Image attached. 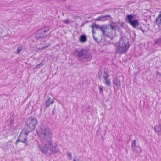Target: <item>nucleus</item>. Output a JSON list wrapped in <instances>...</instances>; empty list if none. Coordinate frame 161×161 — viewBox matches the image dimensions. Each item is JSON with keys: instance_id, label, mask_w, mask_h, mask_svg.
<instances>
[{"instance_id": "1a4fd4ad", "label": "nucleus", "mask_w": 161, "mask_h": 161, "mask_svg": "<svg viewBox=\"0 0 161 161\" xmlns=\"http://www.w3.org/2000/svg\"><path fill=\"white\" fill-rule=\"evenodd\" d=\"M98 76L101 78V77H103L104 80L103 82L105 84L108 86H109L111 85L110 80L109 79V75L108 73L105 72L103 73L102 72L100 71L98 73Z\"/></svg>"}, {"instance_id": "bb28decb", "label": "nucleus", "mask_w": 161, "mask_h": 161, "mask_svg": "<svg viewBox=\"0 0 161 161\" xmlns=\"http://www.w3.org/2000/svg\"><path fill=\"white\" fill-rule=\"evenodd\" d=\"M101 40H103V36H102V37H101Z\"/></svg>"}, {"instance_id": "a878e982", "label": "nucleus", "mask_w": 161, "mask_h": 161, "mask_svg": "<svg viewBox=\"0 0 161 161\" xmlns=\"http://www.w3.org/2000/svg\"><path fill=\"white\" fill-rule=\"evenodd\" d=\"M138 29L141 30L142 32L143 33H144V32H145L144 30H142V29H141V28H138Z\"/></svg>"}, {"instance_id": "9d476101", "label": "nucleus", "mask_w": 161, "mask_h": 161, "mask_svg": "<svg viewBox=\"0 0 161 161\" xmlns=\"http://www.w3.org/2000/svg\"><path fill=\"white\" fill-rule=\"evenodd\" d=\"M101 26H98L96 24H94L92 26V31L93 34V36L94 38V40L95 41L98 43L99 42V40L98 39H97V38H96L94 36V34L95 33V32L94 31V30L95 29H97L98 28L99 29V27Z\"/></svg>"}, {"instance_id": "a211bd4d", "label": "nucleus", "mask_w": 161, "mask_h": 161, "mask_svg": "<svg viewBox=\"0 0 161 161\" xmlns=\"http://www.w3.org/2000/svg\"><path fill=\"white\" fill-rule=\"evenodd\" d=\"M133 150L136 153H138L140 152L141 151V149L140 147L139 146L136 147L135 148V150Z\"/></svg>"}, {"instance_id": "4468645a", "label": "nucleus", "mask_w": 161, "mask_h": 161, "mask_svg": "<svg viewBox=\"0 0 161 161\" xmlns=\"http://www.w3.org/2000/svg\"><path fill=\"white\" fill-rule=\"evenodd\" d=\"M53 100L48 97V99L45 102L46 107L47 108L49 106L50 104H53Z\"/></svg>"}, {"instance_id": "9b49d317", "label": "nucleus", "mask_w": 161, "mask_h": 161, "mask_svg": "<svg viewBox=\"0 0 161 161\" xmlns=\"http://www.w3.org/2000/svg\"><path fill=\"white\" fill-rule=\"evenodd\" d=\"M113 83L115 84L118 89L120 87V79L117 78H114L113 80Z\"/></svg>"}, {"instance_id": "0eeeda50", "label": "nucleus", "mask_w": 161, "mask_h": 161, "mask_svg": "<svg viewBox=\"0 0 161 161\" xmlns=\"http://www.w3.org/2000/svg\"><path fill=\"white\" fill-rule=\"evenodd\" d=\"M49 30V28L46 27L36 32V38L37 39H41L47 37Z\"/></svg>"}, {"instance_id": "2eb2a0df", "label": "nucleus", "mask_w": 161, "mask_h": 161, "mask_svg": "<svg viewBox=\"0 0 161 161\" xmlns=\"http://www.w3.org/2000/svg\"><path fill=\"white\" fill-rule=\"evenodd\" d=\"M111 17L110 15H107L104 16H103L101 17H99L97 18V20L99 21H105L107 20V19L106 18V17L110 18Z\"/></svg>"}, {"instance_id": "f8f14e48", "label": "nucleus", "mask_w": 161, "mask_h": 161, "mask_svg": "<svg viewBox=\"0 0 161 161\" xmlns=\"http://www.w3.org/2000/svg\"><path fill=\"white\" fill-rule=\"evenodd\" d=\"M155 22L157 25L159 26L161 24V12H160L156 18Z\"/></svg>"}, {"instance_id": "f03ea898", "label": "nucleus", "mask_w": 161, "mask_h": 161, "mask_svg": "<svg viewBox=\"0 0 161 161\" xmlns=\"http://www.w3.org/2000/svg\"><path fill=\"white\" fill-rule=\"evenodd\" d=\"M115 46L117 53L121 54L126 53L130 47L128 39L126 37L121 38L115 44Z\"/></svg>"}, {"instance_id": "f3484780", "label": "nucleus", "mask_w": 161, "mask_h": 161, "mask_svg": "<svg viewBox=\"0 0 161 161\" xmlns=\"http://www.w3.org/2000/svg\"><path fill=\"white\" fill-rule=\"evenodd\" d=\"M137 147L138 146L136 144V140H133L131 143V147L133 150H135V148Z\"/></svg>"}, {"instance_id": "4be33fe9", "label": "nucleus", "mask_w": 161, "mask_h": 161, "mask_svg": "<svg viewBox=\"0 0 161 161\" xmlns=\"http://www.w3.org/2000/svg\"><path fill=\"white\" fill-rule=\"evenodd\" d=\"M73 161H82L80 159L77 157H75L74 158Z\"/></svg>"}, {"instance_id": "aec40b11", "label": "nucleus", "mask_w": 161, "mask_h": 161, "mask_svg": "<svg viewBox=\"0 0 161 161\" xmlns=\"http://www.w3.org/2000/svg\"><path fill=\"white\" fill-rule=\"evenodd\" d=\"M156 73L157 77L160 78L161 77V74L159 72H158L157 71H156Z\"/></svg>"}, {"instance_id": "5701e85b", "label": "nucleus", "mask_w": 161, "mask_h": 161, "mask_svg": "<svg viewBox=\"0 0 161 161\" xmlns=\"http://www.w3.org/2000/svg\"><path fill=\"white\" fill-rule=\"evenodd\" d=\"M43 60L41 62V63L40 64H38V65H37L36 66V67H37V68H39L40 67V66H42L44 64H42L43 62Z\"/></svg>"}, {"instance_id": "393cba45", "label": "nucleus", "mask_w": 161, "mask_h": 161, "mask_svg": "<svg viewBox=\"0 0 161 161\" xmlns=\"http://www.w3.org/2000/svg\"><path fill=\"white\" fill-rule=\"evenodd\" d=\"M64 21L66 24H69V20H64Z\"/></svg>"}, {"instance_id": "20e7f679", "label": "nucleus", "mask_w": 161, "mask_h": 161, "mask_svg": "<svg viewBox=\"0 0 161 161\" xmlns=\"http://www.w3.org/2000/svg\"><path fill=\"white\" fill-rule=\"evenodd\" d=\"M126 21L134 29H137V28L139 25L138 20L136 18V15L132 14L127 15L126 18Z\"/></svg>"}, {"instance_id": "6ab92c4d", "label": "nucleus", "mask_w": 161, "mask_h": 161, "mask_svg": "<svg viewBox=\"0 0 161 161\" xmlns=\"http://www.w3.org/2000/svg\"><path fill=\"white\" fill-rule=\"evenodd\" d=\"M22 50V47L21 46H19L18 47L17 49V54L19 53Z\"/></svg>"}, {"instance_id": "dca6fc26", "label": "nucleus", "mask_w": 161, "mask_h": 161, "mask_svg": "<svg viewBox=\"0 0 161 161\" xmlns=\"http://www.w3.org/2000/svg\"><path fill=\"white\" fill-rule=\"evenodd\" d=\"M87 38L86 36L84 35H81L80 38V40L81 42H84L86 41Z\"/></svg>"}, {"instance_id": "b1692460", "label": "nucleus", "mask_w": 161, "mask_h": 161, "mask_svg": "<svg viewBox=\"0 0 161 161\" xmlns=\"http://www.w3.org/2000/svg\"><path fill=\"white\" fill-rule=\"evenodd\" d=\"M99 92L100 94H102L103 92V89L101 87H99Z\"/></svg>"}, {"instance_id": "39448f33", "label": "nucleus", "mask_w": 161, "mask_h": 161, "mask_svg": "<svg viewBox=\"0 0 161 161\" xmlns=\"http://www.w3.org/2000/svg\"><path fill=\"white\" fill-rule=\"evenodd\" d=\"M77 54L80 58L84 59L86 61H89L92 57L90 51L88 50L81 49L78 52Z\"/></svg>"}, {"instance_id": "6e6552de", "label": "nucleus", "mask_w": 161, "mask_h": 161, "mask_svg": "<svg viewBox=\"0 0 161 161\" xmlns=\"http://www.w3.org/2000/svg\"><path fill=\"white\" fill-rule=\"evenodd\" d=\"M37 124L36 119L33 117L28 118L26 121V125L32 130L34 129Z\"/></svg>"}, {"instance_id": "f257e3e1", "label": "nucleus", "mask_w": 161, "mask_h": 161, "mask_svg": "<svg viewBox=\"0 0 161 161\" xmlns=\"http://www.w3.org/2000/svg\"><path fill=\"white\" fill-rule=\"evenodd\" d=\"M37 134L40 138L42 144H39L38 146V149L42 153L49 155L54 153H61L60 148L57 144H55L54 146L51 141L52 133L48 126L44 124H42L38 127L37 130Z\"/></svg>"}, {"instance_id": "412c9836", "label": "nucleus", "mask_w": 161, "mask_h": 161, "mask_svg": "<svg viewBox=\"0 0 161 161\" xmlns=\"http://www.w3.org/2000/svg\"><path fill=\"white\" fill-rule=\"evenodd\" d=\"M67 154L68 156L69 157V158H70L69 159H71L72 158V155L71 154V153L70 152H68L67 153Z\"/></svg>"}, {"instance_id": "ddd939ff", "label": "nucleus", "mask_w": 161, "mask_h": 161, "mask_svg": "<svg viewBox=\"0 0 161 161\" xmlns=\"http://www.w3.org/2000/svg\"><path fill=\"white\" fill-rule=\"evenodd\" d=\"M155 131L158 135H161V126L160 125L158 126H155L154 128Z\"/></svg>"}, {"instance_id": "423d86ee", "label": "nucleus", "mask_w": 161, "mask_h": 161, "mask_svg": "<svg viewBox=\"0 0 161 161\" xmlns=\"http://www.w3.org/2000/svg\"><path fill=\"white\" fill-rule=\"evenodd\" d=\"M29 131L26 128L24 129L21 131L20 134L19 138L18 140L16 142L17 144L19 142H21L24 143L25 145H27V135Z\"/></svg>"}, {"instance_id": "7ed1b4c3", "label": "nucleus", "mask_w": 161, "mask_h": 161, "mask_svg": "<svg viewBox=\"0 0 161 161\" xmlns=\"http://www.w3.org/2000/svg\"><path fill=\"white\" fill-rule=\"evenodd\" d=\"M99 30L102 32L103 36L108 37H112L115 36L116 26L114 24H110L107 27L106 25L100 27Z\"/></svg>"}]
</instances>
